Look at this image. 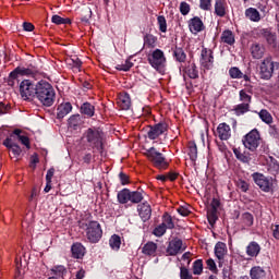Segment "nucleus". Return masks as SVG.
<instances>
[{"instance_id":"28","label":"nucleus","mask_w":279,"mask_h":279,"mask_svg":"<svg viewBox=\"0 0 279 279\" xmlns=\"http://www.w3.org/2000/svg\"><path fill=\"white\" fill-rule=\"evenodd\" d=\"M221 43H223L225 45H234L235 39H234V33H232V31L227 29L223 31L220 37Z\"/></svg>"},{"instance_id":"3","label":"nucleus","mask_w":279,"mask_h":279,"mask_svg":"<svg viewBox=\"0 0 279 279\" xmlns=\"http://www.w3.org/2000/svg\"><path fill=\"white\" fill-rule=\"evenodd\" d=\"M146 158L156 167V169H160L165 171L169 169V161L165 158V155L156 150V148L151 147L145 153Z\"/></svg>"},{"instance_id":"17","label":"nucleus","mask_w":279,"mask_h":279,"mask_svg":"<svg viewBox=\"0 0 279 279\" xmlns=\"http://www.w3.org/2000/svg\"><path fill=\"white\" fill-rule=\"evenodd\" d=\"M117 105L120 110H128L132 106V99L130 98V94L121 93L118 96Z\"/></svg>"},{"instance_id":"22","label":"nucleus","mask_w":279,"mask_h":279,"mask_svg":"<svg viewBox=\"0 0 279 279\" xmlns=\"http://www.w3.org/2000/svg\"><path fill=\"white\" fill-rule=\"evenodd\" d=\"M16 136V140L22 143L27 149H29V137L27 135H23V131L21 129H15L13 133L11 134V138H14Z\"/></svg>"},{"instance_id":"45","label":"nucleus","mask_w":279,"mask_h":279,"mask_svg":"<svg viewBox=\"0 0 279 279\" xmlns=\"http://www.w3.org/2000/svg\"><path fill=\"white\" fill-rule=\"evenodd\" d=\"M51 22L54 23V25H71V19H64L60 15H53Z\"/></svg>"},{"instance_id":"36","label":"nucleus","mask_w":279,"mask_h":279,"mask_svg":"<svg viewBox=\"0 0 279 279\" xmlns=\"http://www.w3.org/2000/svg\"><path fill=\"white\" fill-rule=\"evenodd\" d=\"M161 226H163L166 230H173V228H175V225L173 223V218H171L169 214L163 215Z\"/></svg>"},{"instance_id":"40","label":"nucleus","mask_w":279,"mask_h":279,"mask_svg":"<svg viewBox=\"0 0 279 279\" xmlns=\"http://www.w3.org/2000/svg\"><path fill=\"white\" fill-rule=\"evenodd\" d=\"M156 40H158L156 36L151 34H146L144 36V46L154 49V47H156Z\"/></svg>"},{"instance_id":"33","label":"nucleus","mask_w":279,"mask_h":279,"mask_svg":"<svg viewBox=\"0 0 279 279\" xmlns=\"http://www.w3.org/2000/svg\"><path fill=\"white\" fill-rule=\"evenodd\" d=\"M239 95H240V101L242 104H247V105L252 104V89H247V88L241 89Z\"/></svg>"},{"instance_id":"59","label":"nucleus","mask_w":279,"mask_h":279,"mask_svg":"<svg viewBox=\"0 0 279 279\" xmlns=\"http://www.w3.org/2000/svg\"><path fill=\"white\" fill-rule=\"evenodd\" d=\"M238 189H240L242 193H247V191H250V184L246 181L240 180L238 182Z\"/></svg>"},{"instance_id":"26","label":"nucleus","mask_w":279,"mask_h":279,"mask_svg":"<svg viewBox=\"0 0 279 279\" xmlns=\"http://www.w3.org/2000/svg\"><path fill=\"white\" fill-rule=\"evenodd\" d=\"M251 54L255 60H260V58L265 56V47L260 46L259 44H253L251 46Z\"/></svg>"},{"instance_id":"49","label":"nucleus","mask_w":279,"mask_h":279,"mask_svg":"<svg viewBox=\"0 0 279 279\" xmlns=\"http://www.w3.org/2000/svg\"><path fill=\"white\" fill-rule=\"evenodd\" d=\"M132 66H134V63H132V61L130 59H126L124 63L118 64L116 66V69L118 71H130V69H132Z\"/></svg>"},{"instance_id":"47","label":"nucleus","mask_w":279,"mask_h":279,"mask_svg":"<svg viewBox=\"0 0 279 279\" xmlns=\"http://www.w3.org/2000/svg\"><path fill=\"white\" fill-rule=\"evenodd\" d=\"M229 75L232 80H243V72L236 66L230 68Z\"/></svg>"},{"instance_id":"11","label":"nucleus","mask_w":279,"mask_h":279,"mask_svg":"<svg viewBox=\"0 0 279 279\" xmlns=\"http://www.w3.org/2000/svg\"><path fill=\"white\" fill-rule=\"evenodd\" d=\"M185 250L186 244H184L181 239L174 238L169 242L166 252L168 256H178V254H182Z\"/></svg>"},{"instance_id":"7","label":"nucleus","mask_w":279,"mask_h":279,"mask_svg":"<svg viewBox=\"0 0 279 279\" xmlns=\"http://www.w3.org/2000/svg\"><path fill=\"white\" fill-rule=\"evenodd\" d=\"M253 182L263 191L264 193H269L274 189V179L265 177L260 172H255L252 174Z\"/></svg>"},{"instance_id":"37","label":"nucleus","mask_w":279,"mask_h":279,"mask_svg":"<svg viewBox=\"0 0 279 279\" xmlns=\"http://www.w3.org/2000/svg\"><path fill=\"white\" fill-rule=\"evenodd\" d=\"M119 204H128L130 202V190L123 189L118 193Z\"/></svg>"},{"instance_id":"31","label":"nucleus","mask_w":279,"mask_h":279,"mask_svg":"<svg viewBox=\"0 0 279 279\" xmlns=\"http://www.w3.org/2000/svg\"><path fill=\"white\" fill-rule=\"evenodd\" d=\"M158 250V244L154 242H148L143 247V254L146 256H156V251Z\"/></svg>"},{"instance_id":"38","label":"nucleus","mask_w":279,"mask_h":279,"mask_svg":"<svg viewBox=\"0 0 279 279\" xmlns=\"http://www.w3.org/2000/svg\"><path fill=\"white\" fill-rule=\"evenodd\" d=\"M81 112L83 114H86L87 117H94L95 116V106L90 105L89 102H85L81 107Z\"/></svg>"},{"instance_id":"13","label":"nucleus","mask_w":279,"mask_h":279,"mask_svg":"<svg viewBox=\"0 0 279 279\" xmlns=\"http://www.w3.org/2000/svg\"><path fill=\"white\" fill-rule=\"evenodd\" d=\"M215 136H217L220 141H229L230 136H232L230 125H228L226 122L220 123L217 126Z\"/></svg>"},{"instance_id":"46","label":"nucleus","mask_w":279,"mask_h":279,"mask_svg":"<svg viewBox=\"0 0 279 279\" xmlns=\"http://www.w3.org/2000/svg\"><path fill=\"white\" fill-rule=\"evenodd\" d=\"M130 202L132 204H141V202H143V193L138 191H130Z\"/></svg>"},{"instance_id":"53","label":"nucleus","mask_w":279,"mask_h":279,"mask_svg":"<svg viewBox=\"0 0 279 279\" xmlns=\"http://www.w3.org/2000/svg\"><path fill=\"white\" fill-rule=\"evenodd\" d=\"M177 211L181 217H189L191 215V209L187 207V205L180 206Z\"/></svg>"},{"instance_id":"5","label":"nucleus","mask_w":279,"mask_h":279,"mask_svg":"<svg viewBox=\"0 0 279 279\" xmlns=\"http://www.w3.org/2000/svg\"><path fill=\"white\" fill-rule=\"evenodd\" d=\"M242 143L250 151H256L260 145V133L256 129L252 130L243 137Z\"/></svg>"},{"instance_id":"63","label":"nucleus","mask_w":279,"mask_h":279,"mask_svg":"<svg viewBox=\"0 0 279 279\" xmlns=\"http://www.w3.org/2000/svg\"><path fill=\"white\" fill-rule=\"evenodd\" d=\"M56 173V169L53 168H50L48 171H47V174H46V182H51V180L53 179V174Z\"/></svg>"},{"instance_id":"19","label":"nucleus","mask_w":279,"mask_h":279,"mask_svg":"<svg viewBox=\"0 0 279 279\" xmlns=\"http://www.w3.org/2000/svg\"><path fill=\"white\" fill-rule=\"evenodd\" d=\"M73 110L71 102H62L57 108V119H64Z\"/></svg>"},{"instance_id":"50","label":"nucleus","mask_w":279,"mask_h":279,"mask_svg":"<svg viewBox=\"0 0 279 279\" xmlns=\"http://www.w3.org/2000/svg\"><path fill=\"white\" fill-rule=\"evenodd\" d=\"M207 269L211 271L213 274H218L219 269H217V264L215 263V259L209 258L206 260Z\"/></svg>"},{"instance_id":"44","label":"nucleus","mask_w":279,"mask_h":279,"mask_svg":"<svg viewBox=\"0 0 279 279\" xmlns=\"http://www.w3.org/2000/svg\"><path fill=\"white\" fill-rule=\"evenodd\" d=\"M189 156L190 159L195 162L197 160V145L194 142L189 143Z\"/></svg>"},{"instance_id":"54","label":"nucleus","mask_w":279,"mask_h":279,"mask_svg":"<svg viewBox=\"0 0 279 279\" xmlns=\"http://www.w3.org/2000/svg\"><path fill=\"white\" fill-rule=\"evenodd\" d=\"M69 125L70 128H77V125H80V114L70 117Z\"/></svg>"},{"instance_id":"30","label":"nucleus","mask_w":279,"mask_h":279,"mask_svg":"<svg viewBox=\"0 0 279 279\" xmlns=\"http://www.w3.org/2000/svg\"><path fill=\"white\" fill-rule=\"evenodd\" d=\"M245 16L253 23H258V21H260V12L254 8L246 9Z\"/></svg>"},{"instance_id":"10","label":"nucleus","mask_w":279,"mask_h":279,"mask_svg":"<svg viewBox=\"0 0 279 279\" xmlns=\"http://www.w3.org/2000/svg\"><path fill=\"white\" fill-rule=\"evenodd\" d=\"M148 62L153 69H163L165 64H167L165 52L160 49L154 50L148 58Z\"/></svg>"},{"instance_id":"35","label":"nucleus","mask_w":279,"mask_h":279,"mask_svg":"<svg viewBox=\"0 0 279 279\" xmlns=\"http://www.w3.org/2000/svg\"><path fill=\"white\" fill-rule=\"evenodd\" d=\"M51 274H53V276H58V278H64L68 274L66 271V267H64L63 265H58L51 268Z\"/></svg>"},{"instance_id":"56","label":"nucleus","mask_w":279,"mask_h":279,"mask_svg":"<svg viewBox=\"0 0 279 279\" xmlns=\"http://www.w3.org/2000/svg\"><path fill=\"white\" fill-rule=\"evenodd\" d=\"M180 12L183 14V16H186V14L191 12V5L186 2H181Z\"/></svg>"},{"instance_id":"9","label":"nucleus","mask_w":279,"mask_h":279,"mask_svg":"<svg viewBox=\"0 0 279 279\" xmlns=\"http://www.w3.org/2000/svg\"><path fill=\"white\" fill-rule=\"evenodd\" d=\"M201 66L204 71H210L215 66V56L213 50L208 48H203L201 51Z\"/></svg>"},{"instance_id":"2","label":"nucleus","mask_w":279,"mask_h":279,"mask_svg":"<svg viewBox=\"0 0 279 279\" xmlns=\"http://www.w3.org/2000/svg\"><path fill=\"white\" fill-rule=\"evenodd\" d=\"M35 97H37L43 106L49 108L50 106H53V102L56 101V89H53V86L50 85L49 82L41 80L37 83Z\"/></svg>"},{"instance_id":"14","label":"nucleus","mask_w":279,"mask_h":279,"mask_svg":"<svg viewBox=\"0 0 279 279\" xmlns=\"http://www.w3.org/2000/svg\"><path fill=\"white\" fill-rule=\"evenodd\" d=\"M167 130H168L167 123H158L151 126L150 130L148 131V138L150 141H156V138H158V136H162V134H165Z\"/></svg>"},{"instance_id":"55","label":"nucleus","mask_w":279,"mask_h":279,"mask_svg":"<svg viewBox=\"0 0 279 279\" xmlns=\"http://www.w3.org/2000/svg\"><path fill=\"white\" fill-rule=\"evenodd\" d=\"M213 0H199L201 10L208 11L213 7Z\"/></svg>"},{"instance_id":"60","label":"nucleus","mask_w":279,"mask_h":279,"mask_svg":"<svg viewBox=\"0 0 279 279\" xmlns=\"http://www.w3.org/2000/svg\"><path fill=\"white\" fill-rule=\"evenodd\" d=\"M119 178H120V182L123 186H125V184H130V177H128V174L121 172L119 174Z\"/></svg>"},{"instance_id":"43","label":"nucleus","mask_w":279,"mask_h":279,"mask_svg":"<svg viewBox=\"0 0 279 279\" xmlns=\"http://www.w3.org/2000/svg\"><path fill=\"white\" fill-rule=\"evenodd\" d=\"M173 56L177 62H186V52L182 48H175L173 51Z\"/></svg>"},{"instance_id":"15","label":"nucleus","mask_w":279,"mask_h":279,"mask_svg":"<svg viewBox=\"0 0 279 279\" xmlns=\"http://www.w3.org/2000/svg\"><path fill=\"white\" fill-rule=\"evenodd\" d=\"M138 216L142 221H149L151 219V206L149 203L145 202L137 206Z\"/></svg>"},{"instance_id":"20","label":"nucleus","mask_w":279,"mask_h":279,"mask_svg":"<svg viewBox=\"0 0 279 279\" xmlns=\"http://www.w3.org/2000/svg\"><path fill=\"white\" fill-rule=\"evenodd\" d=\"M263 36H264L266 43H268L269 47H272V49H276L278 47L276 33H272L269 29H264Z\"/></svg>"},{"instance_id":"1","label":"nucleus","mask_w":279,"mask_h":279,"mask_svg":"<svg viewBox=\"0 0 279 279\" xmlns=\"http://www.w3.org/2000/svg\"><path fill=\"white\" fill-rule=\"evenodd\" d=\"M106 135L104 131L97 128H89L83 134V141L95 151H104V141Z\"/></svg>"},{"instance_id":"25","label":"nucleus","mask_w":279,"mask_h":279,"mask_svg":"<svg viewBox=\"0 0 279 279\" xmlns=\"http://www.w3.org/2000/svg\"><path fill=\"white\" fill-rule=\"evenodd\" d=\"M246 254L247 256H251V258H256V256L260 254V245L258 244V242L253 241L248 243V245L246 246Z\"/></svg>"},{"instance_id":"16","label":"nucleus","mask_w":279,"mask_h":279,"mask_svg":"<svg viewBox=\"0 0 279 279\" xmlns=\"http://www.w3.org/2000/svg\"><path fill=\"white\" fill-rule=\"evenodd\" d=\"M204 28L202 19L195 16L189 21V29L192 34H199V32H204Z\"/></svg>"},{"instance_id":"21","label":"nucleus","mask_w":279,"mask_h":279,"mask_svg":"<svg viewBox=\"0 0 279 279\" xmlns=\"http://www.w3.org/2000/svg\"><path fill=\"white\" fill-rule=\"evenodd\" d=\"M66 65L73 69V71H82V61L77 56H71L65 59Z\"/></svg>"},{"instance_id":"48","label":"nucleus","mask_w":279,"mask_h":279,"mask_svg":"<svg viewBox=\"0 0 279 279\" xmlns=\"http://www.w3.org/2000/svg\"><path fill=\"white\" fill-rule=\"evenodd\" d=\"M157 23L159 25V32H161L162 34H167V19L165 17V15H159L157 17Z\"/></svg>"},{"instance_id":"51","label":"nucleus","mask_w":279,"mask_h":279,"mask_svg":"<svg viewBox=\"0 0 279 279\" xmlns=\"http://www.w3.org/2000/svg\"><path fill=\"white\" fill-rule=\"evenodd\" d=\"M166 232H167V229L165 228V225L160 223L154 229L153 234H155V236H165Z\"/></svg>"},{"instance_id":"12","label":"nucleus","mask_w":279,"mask_h":279,"mask_svg":"<svg viewBox=\"0 0 279 279\" xmlns=\"http://www.w3.org/2000/svg\"><path fill=\"white\" fill-rule=\"evenodd\" d=\"M38 73V69L34 65L25 66H17L12 71L11 77H36Z\"/></svg>"},{"instance_id":"32","label":"nucleus","mask_w":279,"mask_h":279,"mask_svg":"<svg viewBox=\"0 0 279 279\" xmlns=\"http://www.w3.org/2000/svg\"><path fill=\"white\" fill-rule=\"evenodd\" d=\"M257 114L263 123H266L267 125H271V123H274V117L269 111H267V109H262Z\"/></svg>"},{"instance_id":"39","label":"nucleus","mask_w":279,"mask_h":279,"mask_svg":"<svg viewBox=\"0 0 279 279\" xmlns=\"http://www.w3.org/2000/svg\"><path fill=\"white\" fill-rule=\"evenodd\" d=\"M186 74L191 80H197V77H199V71H197V65H195V63H191L186 69Z\"/></svg>"},{"instance_id":"8","label":"nucleus","mask_w":279,"mask_h":279,"mask_svg":"<svg viewBox=\"0 0 279 279\" xmlns=\"http://www.w3.org/2000/svg\"><path fill=\"white\" fill-rule=\"evenodd\" d=\"M278 66V63L271 60V57H267L263 60L259 66V73L263 80H270L271 75H274V70Z\"/></svg>"},{"instance_id":"6","label":"nucleus","mask_w":279,"mask_h":279,"mask_svg":"<svg viewBox=\"0 0 279 279\" xmlns=\"http://www.w3.org/2000/svg\"><path fill=\"white\" fill-rule=\"evenodd\" d=\"M86 228V236L90 243H99L104 231L101 230V225L97 221H89Z\"/></svg>"},{"instance_id":"57","label":"nucleus","mask_w":279,"mask_h":279,"mask_svg":"<svg viewBox=\"0 0 279 279\" xmlns=\"http://www.w3.org/2000/svg\"><path fill=\"white\" fill-rule=\"evenodd\" d=\"M233 154L238 158V160H242V162L247 161V157L241 153V148H233Z\"/></svg>"},{"instance_id":"58","label":"nucleus","mask_w":279,"mask_h":279,"mask_svg":"<svg viewBox=\"0 0 279 279\" xmlns=\"http://www.w3.org/2000/svg\"><path fill=\"white\" fill-rule=\"evenodd\" d=\"M10 151L12 154V158H19L23 150L19 145L15 144L13 147L10 148Z\"/></svg>"},{"instance_id":"42","label":"nucleus","mask_w":279,"mask_h":279,"mask_svg":"<svg viewBox=\"0 0 279 279\" xmlns=\"http://www.w3.org/2000/svg\"><path fill=\"white\" fill-rule=\"evenodd\" d=\"M234 112L238 117H241V114L250 112V105H247L246 102L239 104L234 107Z\"/></svg>"},{"instance_id":"4","label":"nucleus","mask_w":279,"mask_h":279,"mask_svg":"<svg viewBox=\"0 0 279 279\" xmlns=\"http://www.w3.org/2000/svg\"><path fill=\"white\" fill-rule=\"evenodd\" d=\"M38 88V84H34L31 80H24L20 83V95L24 101L29 99H34L36 97V92Z\"/></svg>"},{"instance_id":"34","label":"nucleus","mask_w":279,"mask_h":279,"mask_svg":"<svg viewBox=\"0 0 279 279\" xmlns=\"http://www.w3.org/2000/svg\"><path fill=\"white\" fill-rule=\"evenodd\" d=\"M109 245L111 250H113L114 252H119V250H121V236H119L118 234L111 235V238L109 239Z\"/></svg>"},{"instance_id":"41","label":"nucleus","mask_w":279,"mask_h":279,"mask_svg":"<svg viewBox=\"0 0 279 279\" xmlns=\"http://www.w3.org/2000/svg\"><path fill=\"white\" fill-rule=\"evenodd\" d=\"M194 276H202L204 274V262L202 259H196L193 264Z\"/></svg>"},{"instance_id":"24","label":"nucleus","mask_w":279,"mask_h":279,"mask_svg":"<svg viewBox=\"0 0 279 279\" xmlns=\"http://www.w3.org/2000/svg\"><path fill=\"white\" fill-rule=\"evenodd\" d=\"M73 258H84L86 254V248L82 243H74L71 247Z\"/></svg>"},{"instance_id":"23","label":"nucleus","mask_w":279,"mask_h":279,"mask_svg":"<svg viewBox=\"0 0 279 279\" xmlns=\"http://www.w3.org/2000/svg\"><path fill=\"white\" fill-rule=\"evenodd\" d=\"M266 277H267V271H265V268L260 266H254L250 270L251 279H264Z\"/></svg>"},{"instance_id":"52","label":"nucleus","mask_w":279,"mask_h":279,"mask_svg":"<svg viewBox=\"0 0 279 279\" xmlns=\"http://www.w3.org/2000/svg\"><path fill=\"white\" fill-rule=\"evenodd\" d=\"M180 278L181 279H193V274H191V271H189L186 267L182 266L180 268Z\"/></svg>"},{"instance_id":"29","label":"nucleus","mask_w":279,"mask_h":279,"mask_svg":"<svg viewBox=\"0 0 279 279\" xmlns=\"http://www.w3.org/2000/svg\"><path fill=\"white\" fill-rule=\"evenodd\" d=\"M226 8H227L226 0H216L215 14L220 17L226 16Z\"/></svg>"},{"instance_id":"27","label":"nucleus","mask_w":279,"mask_h":279,"mask_svg":"<svg viewBox=\"0 0 279 279\" xmlns=\"http://www.w3.org/2000/svg\"><path fill=\"white\" fill-rule=\"evenodd\" d=\"M241 226L244 230L252 228V226H254V216L250 213H244L241 216Z\"/></svg>"},{"instance_id":"62","label":"nucleus","mask_w":279,"mask_h":279,"mask_svg":"<svg viewBox=\"0 0 279 279\" xmlns=\"http://www.w3.org/2000/svg\"><path fill=\"white\" fill-rule=\"evenodd\" d=\"M12 138H15V137H12V136L8 137L3 142L4 147H7L8 149L12 148L15 145Z\"/></svg>"},{"instance_id":"61","label":"nucleus","mask_w":279,"mask_h":279,"mask_svg":"<svg viewBox=\"0 0 279 279\" xmlns=\"http://www.w3.org/2000/svg\"><path fill=\"white\" fill-rule=\"evenodd\" d=\"M207 219H208L209 223L213 226V223H215V221H217L216 211H208Z\"/></svg>"},{"instance_id":"18","label":"nucleus","mask_w":279,"mask_h":279,"mask_svg":"<svg viewBox=\"0 0 279 279\" xmlns=\"http://www.w3.org/2000/svg\"><path fill=\"white\" fill-rule=\"evenodd\" d=\"M227 254H228V247L226 246V243L218 242L215 245V256L219 260V267H221V263H222L223 258H226Z\"/></svg>"},{"instance_id":"64","label":"nucleus","mask_w":279,"mask_h":279,"mask_svg":"<svg viewBox=\"0 0 279 279\" xmlns=\"http://www.w3.org/2000/svg\"><path fill=\"white\" fill-rule=\"evenodd\" d=\"M271 230L274 239H279V225H272Z\"/></svg>"}]
</instances>
